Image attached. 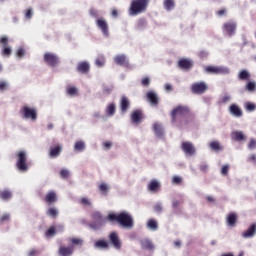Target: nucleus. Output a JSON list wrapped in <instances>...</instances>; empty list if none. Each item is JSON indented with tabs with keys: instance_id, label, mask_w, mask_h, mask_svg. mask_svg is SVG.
Wrapping results in <instances>:
<instances>
[{
	"instance_id": "nucleus-41",
	"label": "nucleus",
	"mask_w": 256,
	"mask_h": 256,
	"mask_svg": "<svg viewBox=\"0 0 256 256\" xmlns=\"http://www.w3.org/2000/svg\"><path fill=\"white\" fill-rule=\"evenodd\" d=\"M99 189L102 193H107L109 191V185L102 183L100 184Z\"/></svg>"
},
{
	"instance_id": "nucleus-43",
	"label": "nucleus",
	"mask_w": 256,
	"mask_h": 256,
	"mask_svg": "<svg viewBox=\"0 0 256 256\" xmlns=\"http://www.w3.org/2000/svg\"><path fill=\"white\" fill-rule=\"evenodd\" d=\"M9 219H11V215H9V214H4V215H2V217L0 218V222H1V223H6L7 221H9Z\"/></svg>"
},
{
	"instance_id": "nucleus-22",
	"label": "nucleus",
	"mask_w": 256,
	"mask_h": 256,
	"mask_svg": "<svg viewBox=\"0 0 256 256\" xmlns=\"http://www.w3.org/2000/svg\"><path fill=\"white\" fill-rule=\"evenodd\" d=\"M153 129H154V133H155L156 137H163L164 130H163V126L161 124L155 123L153 125Z\"/></svg>"
},
{
	"instance_id": "nucleus-46",
	"label": "nucleus",
	"mask_w": 256,
	"mask_h": 256,
	"mask_svg": "<svg viewBox=\"0 0 256 256\" xmlns=\"http://www.w3.org/2000/svg\"><path fill=\"white\" fill-rule=\"evenodd\" d=\"M59 212H57V210L55 208H50L48 210V215H50L51 217H55L56 215H58Z\"/></svg>"
},
{
	"instance_id": "nucleus-63",
	"label": "nucleus",
	"mask_w": 256,
	"mask_h": 256,
	"mask_svg": "<svg viewBox=\"0 0 256 256\" xmlns=\"http://www.w3.org/2000/svg\"><path fill=\"white\" fill-rule=\"evenodd\" d=\"M249 161H256V155L253 154L249 157Z\"/></svg>"
},
{
	"instance_id": "nucleus-27",
	"label": "nucleus",
	"mask_w": 256,
	"mask_h": 256,
	"mask_svg": "<svg viewBox=\"0 0 256 256\" xmlns=\"http://www.w3.org/2000/svg\"><path fill=\"white\" fill-rule=\"evenodd\" d=\"M45 201L47 203H54V201H57V194L53 191L49 192L45 197Z\"/></svg>"
},
{
	"instance_id": "nucleus-40",
	"label": "nucleus",
	"mask_w": 256,
	"mask_h": 256,
	"mask_svg": "<svg viewBox=\"0 0 256 256\" xmlns=\"http://www.w3.org/2000/svg\"><path fill=\"white\" fill-rule=\"evenodd\" d=\"M70 241L73 245H83V240L81 238H71Z\"/></svg>"
},
{
	"instance_id": "nucleus-48",
	"label": "nucleus",
	"mask_w": 256,
	"mask_h": 256,
	"mask_svg": "<svg viewBox=\"0 0 256 256\" xmlns=\"http://www.w3.org/2000/svg\"><path fill=\"white\" fill-rule=\"evenodd\" d=\"M53 235H55V228H50L48 229V231H46V236L47 237H53Z\"/></svg>"
},
{
	"instance_id": "nucleus-54",
	"label": "nucleus",
	"mask_w": 256,
	"mask_h": 256,
	"mask_svg": "<svg viewBox=\"0 0 256 256\" xmlns=\"http://www.w3.org/2000/svg\"><path fill=\"white\" fill-rule=\"evenodd\" d=\"M25 55V50L23 48L18 49L17 57H23Z\"/></svg>"
},
{
	"instance_id": "nucleus-61",
	"label": "nucleus",
	"mask_w": 256,
	"mask_h": 256,
	"mask_svg": "<svg viewBox=\"0 0 256 256\" xmlns=\"http://www.w3.org/2000/svg\"><path fill=\"white\" fill-rule=\"evenodd\" d=\"M37 253H38L37 250H32L29 252L28 256H35L37 255Z\"/></svg>"
},
{
	"instance_id": "nucleus-53",
	"label": "nucleus",
	"mask_w": 256,
	"mask_h": 256,
	"mask_svg": "<svg viewBox=\"0 0 256 256\" xmlns=\"http://www.w3.org/2000/svg\"><path fill=\"white\" fill-rule=\"evenodd\" d=\"M7 89V82H0V91H5Z\"/></svg>"
},
{
	"instance_id": "nucleus-28",
	"label": "nucleus",
	"mask_w": 256,
	"mask_h": 256,
	"mask_svg": "<svg viewBox=\"0 0 256 256\" xmlns=\"http://www.w3.org/2000/svg\"><path fill=\"white\" fill-rule=\"evenodd\" d=\"M232 139L235 141H243V139H245V135L243 132L235 131L232 133Z\"/></svg>"
},
{
	"instance_id": "nucleus-12",
	"label": "nucleus",
	"mask_w": 256,
	"mask_h": 256,
	"mask_svg": "<svg viewBox=\"0 0 256 256\" xmlns=\"http://www.w3.org/2000/svg\"><path fill=\"white\" fill-rule=\"evenodd\" d=\"M109 240L115 249H121V240L119 239V236L116 234V232L110 233Z\"/></svg>"
},
{
	"instance_id": "nucleus-7",
	"label": "nucleus",
	"mask_w": 256,
	"mask_h": 256,
	"mask_svg": "<svg viewBox=\"0 0 256 256\" xmlns=\"http://www.w3.org/2000/svg\"><path fill=\"white\" fill-rule=\"evenodd\" d=\"M189 113V108L185 106H178L172 111V121H175L177 117H185Z\"/></svg>"
},
{
	"instance_id": "nucleus-21",
	"label": "nucleus",
	"mask_w": 256,
	"mask_h": 256,
	"mask_svg": "<svg viewBox=\"0 0 256 256\" xmlns=\"http://www.w3.org/2000/svg\"><path fill=\"white\" fill-rule=\"evenodd\" d=\"M143 249H149L150 251L155 249V245H153V242L151 240L144 238L140 241Z\"/></svg>"
},
{
	"instance_id": "nucleus-29",
	"label": "nucleus",
	"mask_w": 256,
	"mask_h": 256,
	"mask_svg": "<svg viewBox=\"0 0 256 256\" xmlns=\"http://www.w3.org/2000/svg\"><path fill=\"white\" fill-rule=\"evenodd\" d=\"M78 71H80V73H87V71H89V63L82 62L78 64Z\"/></svg>"
},
{
	"instance_id": "nucleus-57",
	"label": "nucleus",
	"mask_w": 256,
	"mask_h": 256,
	"mask_svg": "<svg viewBox=\"0 0 256 256\" xmlns=\"http://www.w3.org/2000/svg\"><path fill=\"white\" fill-rule=\"evenodd\" d=\"M181 181H182L181 177H179V176H174V178H173V183L179 184V183H181Z\"/></svg>"
},
{
	"instance_id": "nucleus-34",
	"label": "nucleus",
	"mask_w": 256,
	"mask_h": 256,
	"mask_svg": "<svg viewBox=\"0 0 256 256\" xmlns=\"http://www.w3.org/2000/svg\"><path fill=\"white\" fill-rule=\"evenodd\" d=\"M75 151H84L85 150V142L83 141H78L74 145Z\"/></svg>"
},
{
	"instance_id": "nucleus-55",
	"label": "nucleus",
	"mask_w": 256,
	"mask_h": 256,
	"mask_svg": "<svg viewBox=\"0 0 256 256\" xmlns=\"http://www.w3.org/2000/svg\"><path fill=\"white\" fill-rule=\"evenodd\" d=\"M2 55H11V48L9 47L4 48Z\"/></svg>"
},
{
	"instance_id": "nucleus-2",
	"label": "nucleus",
	"mask_w": 256,
	"mask_h": 256,
	"mask_svg": "<svg viewBox=\"0 0 256 256\" xmlns=\"http://www.w3.org/2000/svg\"><path fill=\"white\" fill-rule=\"evenodd\" d=\"M147 5H149V0H133L129 10L130 15L135 17L144 13V11H147Z\"/></svg>"
},
{
	"instance_id": "nucleus-20",
	"label": "nucleus",
	"mask_w": 256,
	"mask_h": 256,
	"mask_svg": "<svg viewBox=\"0 0 256 256\" xmlns=\"http://www.w3.org/2000/svg\"><path fill=\"white\" fill-rule=\"evenodd\" d=\"M178 65L181 69H191V67H193V61L190 59H181L179 60Z\"/></svg>"
},
{
	"instance_id": "nucleus-33",
	"label": "nucleus",
	"mask_w": 256,
	"mask_h": 256,
	"mask_svg": "<svg viewBox=\"0 0 256 256\" xmlns=\"http://www.w3.org/2000/svg\"><path fill=\"white\" fill-rule=\"evenodd\" d=\"M164 7L167 11H171L175 7V2L173 0H165Z\"/></svg>"
},
{
	"instance_id": "nucleus-11",
	"label": "nucleus",
	"mask_w": 256,
	"mask_h": 256,
	"mask_svg": "<svg viewBox=\"0 0 256 256\" xmlns=\"http://www.w3.org/2000/svg\"><path fill=\"white\" fill-rule=\"evenodd\" d=\"M96 23H97V27L101 29L103 35L107 37L109 35V26L107 24V21H105V19L103 18H100L96 21Z\"/></svg>"
},
{
	"instance_id": "nucleus-47",
	"label": "nucleus",
	"mask_w": 256,
	"mask_h": 256,
	"mask_svg": "<svg viewBox=\"0 0 256 256\" xmlns=\"http://www.w3.org/2000/svg\"><path fill=\"white\" fill-rule=\"evenodd\" d=\"M68 95H75L77 93V88L75 87H70L67 89Z\"/></svg>"
},
{
	"instance_id": "nucleus-3",
	"label": "nucleus",
	"mask_w": 256,
	"mask_h": 256,
	"mask_svg": "<svg viewBox=\"0 0 256 256\" xmlns=\"http://www.w3.org/2000/svg\"><path fill=\"white\" fill-rule=\"evenodd\" d=\"M21 113L24 119H30L31 121L37 120V110H35L34 108H31L29 106H24L21 109Z\"/></svg>"
},
{
	"instance_id": "nucleus-64",
	"label": "nucleus",
	"mask_w": 256,
	"mask_h": 256,
	"mask_svg": "<svg viewBox=\"0 0 256 256\" xmlns=\"http://www.w3.org/2000/svg\"><path fill=\"white\" fill-rule=\"evenodd\" d=\"M200 169H201V171H205V170L207 169V165H202V166L200 167Z\"/></svg>"
},
{
	"instance_id": "nucleus-9",
	"label": "nucleus",
	"mask_w": 256,
	"mask_h": 256,
	"mask_svg": "<svg viewBox=\"0 0 256 256\" xmlns=\"http://www.w3.org/2000/svg\"><path fill=\"white\" fill-rule=\"evenodd\" d=\"M44 60L51 67H55V65L59 63V58L57 57V55L51 53H46L44 55Z\"/></svg>"
},
{
	"instance_id": "nucleus-36",
	"label": "nucleus",
	"mask_w": 256,
	"mask_h": 256,
	"mask_svg": "<svg viewBox=\"0 0 256 256\" xmlns=\"http://www.w3.org/2000/svg\"><path fill=\"white\" fill-rule=\"evenodd\" d=\"M245 109H246V111L253 112L256 109V105H255V103L247 102L245 104Z\"/></svg>"
},
{
	"instance_id": "nucleus-35",
	"label": "nucleus",
	"mask_w": 256,
	"mask_h": 256,
	"mask_svg": "<svg viewBox=\"0 0 256 256\" xmlns=\"http://www.w3.org/2000/svg\"><path fill=\"white\" fill-rule=\"evenodd\" d=\"M147 227L148 229H152V231H157V221L155 220H149L148 223H147Z\"/></svg>"
},
{
	"instance_id": "nucleus-14",
	"label": "nucleus",
	"mask_w": 256,
	"mask_h": 256,
	"mask_svg": "<svg viewBox=\"0 0 256 256\" xmlns=\"http://www.w3.org/2000/svg\"><path fill=\"white\" fill-rule=\"evenodd\" d=\"M256 233V224H252L247 231L242 233V237L244 239H250L251 237H254Z\"/></svg>"
},
{
	"instance_id": "nucleus-4",
	"label": "nucleus",
	"mask_w": 256,
	"mask_h": 256,
	"mask_svg": "<svg viewBox=\"0 0 256 256\" xmlns=\"http://www.w3.org/2000/svg\"><path fill=\"white\" fill-rule=\"evenodd\" d=\"M206 73H211L213 75H228L229 68L224 66H208L205 68Z\"/></svg>"
},
{
	"instance_id": "nucleus-62",
	"label": "nucleus",
	"mask_w": 256,
	"mask_h": 256,
	"mask_svg": "<svg viewBox=\"0 0 256 256\" xmlns=\"http://www.w3.org/2000/svg\"><path fill=\"white\" fill-rule=\"evenodd\" d=\"M165 89H166V91H171V89H173V87L171 86V84H166Z\"/></svg>"
},
{
	"instance_id": "nucleus-56",
	"label": "nucleus",
	"mask_w": 256,
	"mask_h": 256,
	"mask_svg": "<svg viewBox=\"0 0 256 256\" xmlns=\"http://www.w3.org/2000/svg\"><path fill=\"white\" fill-rule=\"evenodd\" d=\"M151 83V80L149 78H143L142 79V85L147 86Z\"/></svg>"
},
{
	"instance_id": "nucleus-8",
	"label": "nucleus",
	"mask_w": 256,
	"mask_h": 256,
	"mask_svg": "<svg viewBox=\"0 0 256 256\" xmlns=\"http://www.w3.org/2000/svg\"><path fill=\"white\" fill-rule=\"evenodd\" d=\"M181 149L184 151L185 155H189L190 157L195 154V146H193L191 142H183Z\"/></svg>"
},
{
	"instance_id": "nucleus-26",
	"label": "nucleus",
	"mask_w": 256,
	"mask_h": 256,
	"mask_svg": "<svg viewBox=\"0 0 256 256\" xmlns=\"http://www.w3.org/2000/svg\"><path fill=\"white\" fill-rule=\"evenodd\" d=\"M60 153H61V146H56L50 149V157L52 159H55V157H59Z\"/></svg>"
},
{
	"instance_id": "nucleus-39",
	"label": "nucleus",
	"mask_w": 256,
	"mask_h": 256,
	"mask_svg": "<svg viewBox=\"0 0 256 256\" xmlns=\"http://www.w3.org/2000/svg\"><path fill=\"white\" fill-rule=\"evenodd\" d=\"M80 203L81 205H84V207H91V200L89 198H82Z\"/></svg>"
},
{
	"instance_id": "nucleus-52",
	"label": "nucleus",
	"mask_w": 256,
	"mask_h": 256,
	"mask_svg": "<svg viewBox=\"0 0 256 256\" xmlns=\"http://www.w3.org/2000/svg\"><path fill=\"white\" fill-rule=\"evenodd\" d=\"M249 149H256V141L252 139L248 145Z\"/></svg>"
},
{
	"instance_id": "nucleus-19",
	"label": "nucleus",
	"mask_w": 256,
	"mask_h": 256,
	"mask_svg": "<svg viewBox=\"0 0 256 256\" xmlns=\"http://www.w3.org/2000/svg\"><path fill=\"white\" fill-rule=\"evenodd\" d=\"M142 119H143V113L141 112V110H136L131 115L132 123H141Z\"/></svg>"
},
{
	"instance_id": "nucleus-50",
	"label": "nucleus",
	"mask_w": 256,
	"mask_h": 256,
	"mask_svg": "<svg viewBox=\"0 0 256 256\" xmlns=\"http://www.w3.org/2000/svg\"><path fill=\"white\" fill-rule=\"evenodd\" d=\"M26 19H31L33 17V9H28L25 14Z\"/></svg>"
},
{
	"instance_id": "nucleus-30",
	"label": "nucleus",
	"mask_w": 256,
	"mask_h": 256,
	"mask_svg": "<svg viewBox=\"0 0 256 256\" xmlns=\"http://www.w3.org/2000/svg\"><path fill=\"white\" fill-rule=\"evenodd\" d=\"M115 104L111 103L107 106L106 108V113L107 115H109L110 117H113V115H115Z\"/></svg>"
},
{
	"instance_id": "nucleus-25",
	"label": "nucleus",
	"mask_w": 256,
	"mask_h": 256,
	"mask_svg": "<svg viewBox=\"0 0 256 256\" xmlns=\"http://www.w3.org/2000/svg\"><path fill=\"white\" fill-rule=\"evenodd\" d=\"M159 187H161V184L156 181V180H152L149 184H148V189L149 191H158L159 190Z\"/></svg>"
},
{
	"instance_id": "nucleus-6",
	"label": "nucleus",
	"mask_w": 256,
	"mask_h": 256,
	"mask_svg": "<svg viewBox=\"0 0 256 256\" xmlns=\"http://www.w3.org/2000/svg\"><path fill=\"white\" fill-rule=\"evenodd\" d=\"M208 87L205 82H197L192 84L191 91L195 95H202V93H205L207 91Z\"/></svg>"
},
{
	"instance_id": "nucleus-24",
	"label": "nucleus",
	"mask_w": 256,
	"mask_h": 256,
	"mask_svg": "<svg viewBox=\"0 0 256 256\" xmlns=\"http://www.w3.org/2000/svg\"><path fill=\"white\" fill-rule=\"evenodd\" d=\"M95 249H107L109 244L105 240H98L94 243Z\"/></svg>"
},
{
	"instance_id": "nucleus-18",
	"label": "nucleus",
	"mask_w": 256,
	"mask_h": 256,
	"mask_svg": "<svg viewBox=\"0 0 256 256\" xmlns=\"http://www.w3.org/2000/svg\"><path fill=\"white\" fill-rule=\"evenodd\" d=\"M231 115H234V117H242L243 111H241V108L237 106L236 104H232L229 108Z\"/></svg>"
},
{
	"instance_id": "nucleus-17",
	"label": "nucleus",
	"mask_w": 256,
	"mask_h": 256,
	"mask_svg": "<svg viewBox=\"0 0 256 256\" xmlns=\"http://www.w3.org/2000/svg\"><path fill=\"white\" fill-rule=\"evenodd\" d=\"M114 63H116V65L127 66V65H129V60L127 59V56H125V55H117L114 58Z\"/></svg>"
},
{
	"instance_id": "nucleus-38",
	"label": "nucleus",
	"mask_w": 256,
	"mask_h": 256,
	"mask_svg": "<svg viewBox=\"0 0 256 256\" xmlns=\"http://www.w3.org/2000/svg\"><path fill=\"white\" fill-rule=\"evenodd\" d=\"M210 148L213 149V151H221V145H219L217 141L211 142Z\"/></svg>"
},
{
	"instance_id": "nucleus-1",
	"label": "nucleus",
	"mask_w": 256,
	"mask_h": 256,
	"mask_svg": "<svg viewBox=\"0 0 256 256\" xmlns=\"http://www.w3.org/2000/svg\"><path fill=\"white\" fill-rule=\"evenodd\" d=\"M109 221H117L125 229H131L133 227V217L127 212H122L120 214H109Z\"/></svg>"
},
{
	"instance_id": "nucleus-13",
	"label": "nucleus",
	"mask_w": 256,
	"mask_h": 256,
	"mask_svg": "<svg viewBox=\"0 0 256 256\" xmlns=\"http://www.w3.org/2000/svg\"><path fill=\"white\" fill-rule=\"evenodd\" d=\"M74 251H75L74 246H70V247L62 246L59 249V255L60 256H71V255H73Z\"/></svg>"
},
{
	"instance_id": "nucleus-49",
	"label": "nucleus",
	"mask_w": 256,
	"mask_h": 256,
	"mask_svg": "<svg viewBox=\"0 0 256 256\" xmlns=\"http://www.w3.org/2000/svg\"><path fill=\"white\" fill-rule=\"evenodd\" d=\"M154 211L156 212V213H161V211H163V206L161 205V204H156L155 206H154Z\"/></svg>"
},
{
	"instance_id": "nucleus-5",
	"label": "nucleus",
	"mask_w": 256,
	"mask_h": 256,
	"mask_svg": "<svg viewBox=\"0 0 256 256\" xmlns=\"http://www.w3.org/2000/svg\"><path fill=\"white\" fill-rule=\"evenodd\" d=\"M27 153H25V151H20L18 153V160H17V168L19 169V171H27V169H29V166H27Z\"/></svg>"
},
{
	"instance_id": "nucleus-15",
	"label": "nucleus",
	"mask_w": 256,
	"mask_h": 256,
	"mask_svg": "<svg viewBox=\"0 0 256 256\" xmlns=\"http://www.w3.org/2000/svg\"><path fill=\"white\" fill-rule=\"evenodd\" d=\"M237 214L235 213H230L228 214L227 218H226V222H227V226L228 227H235L236 223H237Z\"/></svg>"
},
{
	"instance_id": "nucleus-16",
	"label": "nucleus",
	"mask_w": 256,
	"mask_h": 256,
	"mask_svg": "<svg viewBox=\"0 0 256 256\" xmlns=\"http://www.w3.org/2000/svg\"><path fill=\"white\" fill-rule=\"evenodd\" d=\"M148 101L152 104V105H158L159 104V97L157 96V93L153 92V91H149L146 95Z\"/></svg>"
},
{
	"instance_id": "nucleus-59",
	"label": "nucleus",
	"mask_w": 256,
	"mask_h": 256,
	"mask_svg": "<svg viewBox=\"0 0 256 256\" xmlns=\"http://www.w3.org/2000/svg\"><path fill=\"white\" fill-rule=\"evenodd\" d=\"M7 41H9L7 37H2L0 43H3V45H7Z\"/></svg>"
},
{
	"instance_id": "nucleus-31",
	"label": "nucleus",
	"mask_w": 256,
	"mask_h": 256,
	"mask_svg": "<svg viewBox=\"0 0 256 256\" xmlns=\"http://www.w3.org/2000/svg\"><path fill=\"white\" fill-rule=\"evenodd\" d=\"M93 219L97 221V223H105L107 219L103 218L99 212H94L92 214Z\"/></svg>"
},
{
	"instance_id": "nucleus-23",
	"label": "nucleus",
	"mask_w": 256,
	"mask_h": 256,
	"mask_svg": "<svg viewBox=\"0 0 256 256\" xmlns=\"http://www.w3.org/2000/svg\"><path fill=\"white\" fill-rule=\"evenodd\" d=\"M121 111L122 113H126L127 109H129V99L127 97L123 96L121 99Z\"/></svg>"
},
{
	"instance_id": "nucleus-51",
	"label": "nucleus",
	"mask_w": 256,
	"mask_h": 256,
	"mask_svg": "<svg viewBox=\"0 0 256 256\" xmlns=\"http://www.w3.org/2000/svg\"><path fill=\"white\" fill-rule=\"evenodd\" d=\"M228 171H229V165H224L222 167L221 173L222 175H227Z\"/></svg>"
},
{
	"instance_id": "nucleus-58",
	"label": "nucleus",
	"mask_w": 256,
	"mask_h": 256,
	"mask_svg": "<svg viewBox=\"0 0 256 256\" xmlns=\"http://www.w3.org/2000/svg\"><path fill=\"white\" fill-rule=\"evenodd\" d=\"M222 101H223V103H227L228 101H231V96L225 95V96L222 98Z\"/></svg>"
},
{
	"instance_id": "nucleus-10",
	"label": "nucleus",
	"mask_w": 256,
	"mask_h": 256,
	"mask_svg": "<svg viewBox=\"0 0 256 256\" xmlns=\"http://www.w3.org/2000/svg\"><path fill=\"white\" fill-rule=\"evenodd\" d=\"M223 29L224 33L231 37V35H235V29H237V24L235 22L225 23Z\"/></svg>"
},
{
	"instance_id": "nucleus-32",
	"label": "nucleus",
	"mask_w": 256,
	"mask_h": 256,
	"mask_svg": "<svg viewBox=\"0 0 256 256\" xmlns=\"http://www.w3.org/2000/svg\"><path fill=\"white\" fill-rule=\"evenodd\" d=\"M0 197L3 199V201H8V199H11L12 194L9 190H4L0 192Z\"/></svg>"
},
{
	"instance_id": "nucleus-44",
	"label": "nucleus",
	"mask_w": 256,
	"mask_h": 256,
	"mask_svg": "<svg viewBox=\"0 0 256 256\" xmlns=\"http://www.w3.org/2000/svg\"><path fill=\"white\" fill-rule=\"evenodd\" d=\"M246 87H247V89H248L249 91H255V89H256V83H255V82H249Z\"/></svg>"
},
{
	"instance_id": "nucleus-37",
	"label": "nucleus",
	"mask_w": 256,
	"mask_h": 256,
	"mask_svg": "<svg viewBox=\"0 0 256 256\" xmlns=\"http://www.w3.org/2000/svg\"><path fill=\"white\" fill-rule=\"evenodd\" d=\"M95 64H96L97 67H103V65H105V57L99 56L96 59Z\"/></svg>"
},
{
	"instance_id": "nucleus-60",
	"label": "nucleus",
	"mask_w": 256,
	"mask_h": 256,
	"mask_svg": "<svg viewBox=\"0 0 256 256\" xmlns=\"http://www.w3.org/2000/svg\"><path fill=\"white\" fill-rule=\"evenodd\" d=\"M104 147H106L107 149H111V142H104L103 143Z\"/></svg>"
},
{
	"instance_id": "nucleus-45",
	"label": "nucleus",
	"mask_w": 256,
	"mask_h": 256,
	"mask_svg": "<svg viewBox=\"0 0 256 256\" xmlns=\"http://www.w3.org/2000/svg\"><path fill=\"white\" fill-rule=\"evenodd\" d=\"M60 175L63 179H67V177H69V170L67 169H62L60 172Z\"/></svg>"
},
{
	"instance_id": "nucleus-42",
	"label": "nucleus",
	"mask_w": 256,
	"mask_h": 256,
	"mask_svg": "<svg viewBox=\"0 0 256 256\" xmlns=\"http://www.w3.org/2000/svg\"><path fill=\"white\" fill-rule=\"evenodd\" d=\"M239 79H249V72L246 70H243L239 74Z\"/></svg>"
}]
</instances>
